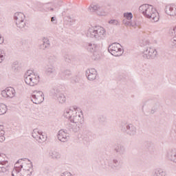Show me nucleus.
I'll use <instances>...</instances> for the list:
<instances>
[{
  "mask_svg": "<svg viewBox=\"0 0 176 176\" xmlns=\"http://www.w3.org/2000/svg\"><path fill=\"white\" fill-rule=\"evenodd\" d=\"M63 116L66 118V119H69L72 123H74V125H76V130H79V129H80V126H82L83 115L82 113L78 111L76 109H66L64 112Z\"/></svg>",
  "mask_w": 176,
  "mask_h": 176,
  "instance_id": "nucleus-1",
  "label": "nucleus"
},
{
  "mask_svg": "<svg viewBox=\"0 0 176 176\" xmlns=\"http://www.w3.org/2000/svg\"><path fill=\"white\" fill-rule=\"evenodd\" d=\"M139 12L146 17V19H151L152 21L157 23L159 21L160 16L159 12L156 10V8L149 4H143L139 7Z\"/></svg>",
  "mask_w": 176,
  "mask_h": 176,
  "instance_id": "nucleus-2",
  "label": "nucleus"
},
{
  "mask_svg": "<svg viewBox=\"0 0 176 176\" xmlns=\"http://www.w3.org/2000/svg\"><path fill=\"white\" fill-rule=\"evenodd\" d=\"M87 34L96 41H102L107 36V30L101 26H92L88 29Z\"/></svg>",
  "mask_w": 176,
  "mask_h": 176,
  "instance_id": "nucleus-3",
  "label": "nucleus"
},
{
  "mask_svg": "<svg viewBox=\"0 0 176 176\" xmlns=\"http://www.w3.org/2000/svg\"><path fill=\"white\" fill-rule=\"evenodd\" d=\"M24 78L26 85L32 87L36 86L41 80V77H39V75L35 74L31 70L28 71L25 74Z\"/></svg>",
  "mask_w": 176,
  "mask_h": 176,
  "instance_id": "nucleus-4",
  "label": "nucleus"
},
{
  "mask_svg": "<svg viewBox=\"0 0 176 176\" xmlns=\"http://www.w3.org/2000/svg\"><path fill=\"white\" fill-rule=\"evenodd\" d=\"M14 20L18 28L23 30L25 27V15L23 12H16Z\"/></svg>",
  "mask_w": 176,
  "mask_h": 176,
  "instance_id": "nucleus-5",
  "label": "nucleus"
},
{
  "mask_svg": "<svg viewBox=\"0 0 176 176\" xmlns=\"http://www.w3.org/2000/svg\"><path fill=\"white\" fill-rule=\"evenodd\" d=\"M108 51L112 56L115 57H119L123 54V49H122V45L119 43H114L109 46Z\"/></svg>",
  "mask_w": 176,
  "mask_h": 176,
  "instance_id": "nucleus-6",
  "label": "nucleus"
},
{
  "mask_svg": "<svg viewBox=\"0 0 176 176\" xmlns=\"http://www.w3.org/2000/svg\"><path fill=\"white\" fill-rule=\"evenodd\" d=\"M51 94L53 96L57 97V100L60 104H64L65 101H67V98H65V95L61 93V89L58 86H54L51 89Z\"/></svg>",
  "mask_w": 176,
  "mask_h": 176,
  "instance_id": "nucleus-7",
  "label": "nucleus"
},
{
  "mask_svg": "<svg viewBox=\"0 0 176 176\" xmlns=\"http://www.w3.org/2000/svg\"><path fill=\"white\" fill-rule=\"evenodd\" d=\"M45 100V95L42 91H34L31 96V101L34 104H42Z\"/></svg>",
  "mask_w": 176,
  "mask_h": 176,
  "instance_id": "nucleus-8",
  "label": "nucleus"
},
{
  "mask_svg": "<svg viewBox=\"0 0 176 176\" xmlns=\"http://www.w3.org/2000/svg\"><path fill=\"white\" fill-rule=\"evenodd\" d=\"M157 56V51L155 48L146 47L143 51V57L147 60H152L155 58Z\"/></svg>",
  "mask_w": 176,
  "mask_h": 176,
  "instance_id": "nucleus-9",
  "label": "nucleus"
},
{
  "mask_svg": "<svg viewBox=\"0 0 176 176\" xmlns=\"http://www.w3.org/2000/svg\"><path fill=\"white\" fill-rule=\"evenodd\" d=\"M121 130L128 135H130V137H134L137 134V127L132 124H127L125 127L122 126Z\"/></svg>",
  "mask_w": 176,
  "mask_h": 176,
  "instance_id": "nucleus-10",
  "label": "nucleus"
},
{
  "mask_svg": "<svg viewBox=\"0 0 176 176\" xmlns=\"http://www.w3.org/2000/svg\"><path fill=\"white\" fill-rule=\"evenodd\" d=\"M32 137L36 140L39 144H43L45 141H46V137L43 135V132L38 130V129H35L33 130L32 133Z\"/></svg>",
  "mask_w": 176,
  "mask_h": 176,
  "instance_id": "nucleus-11",
  "label": "nucleus"
},
{
  "mask_svg": "<svg viewBox=\"0 0 176 176\" xmlns=\"http://www.w3.org/2000/svg\"><path fill=\"white\" fill-rule=\"evenodd\" d=\"M1 96L4 98H13L16 96V91L13 87H7L6 89L1 91Z\"/></svg>",
  "mask_w": 176,
  "mask_h": 176,
  "instance_id": "nucleus-12",
  "label": "nucleus"
},
{
  "mask_svg": "<svg viewBox=\"0 0 176 176\" xmlns=\"http://www.w3.org/2000/svg\"><path fill=\"white\" fill-rule=\"evenodd\" d=\"M23 160H28V167L25 168V170L23 172V176H31V174L34 173V165H32V162L27 158L23 159Z\"/></svg>",
  "mask_w": 176,
  "mask_h": 176,
  "instance_id": "nucleus-13",
  "label": "nucleus"
},
{
  "mask_svg": "<svg viewBox=\"0 0 176 176\" xmlns=\"http://www.w3.org/2000/svg\"><path fill=\"white\" fill-rule=\"evenodd\" d=\"M166 157L176 164V148H170L166 152Z\"/></svg>",
  "mask_w": 176,
  "mask_h": 176,
  "instance_id": "nucleus-14",
  "label": "nucleus"
},
{
  "mask_svg": "<svg viewBox=\"0 0 176 176\" xmlns=\"http://www.w3.org/2000/svg\"><path fill=\"white\" fill-rule=\"evenodd\" d=\"M58 139L61 142H67L69 140V133H67V131L63 129L60 130L58 133Z\"/></svg>",
  "mask_w": 176,
  "mask_h": 176,
  "instance_id": "nucleus-15",
  "label": "nucleus"
},
{
  "mask_svg": "<svg viewBox=\"0 0 176 176\" xmlns=\"http://www.w3.org/2000/svg\"><path fill=\"white\" fill-rule=\"evenodd\" d=\"M86 76L88 80H96L97 78V71L96 69H88L86 71Z\"/></svg>",
  "mask_w": 176,
  "mask_h": 176,
  "instance_id": "nucleus-16",
  "label": "nucleus"
},
{
  "mask_svg": "<svg viewBox=\"0 0 176 176\" xmlns=\"http://www.w3.org/2000/svg\"><path fill=\"white\" fill-rule=\"evenodd\" d=\"M165 12L168 16H176V6L175 4H170L166 6Z\"/></svg>",
  "mask_w": 176,
  "mask_h": 176,
  "instance_id": "nucleus-17",
  "label": "nucleus"
},
{
  "mask_svg": "<svg viewBox=\"0 0 176 176\" xmlns=\"http://www.w3.org/2000/svg\"><path fill=\"white\" fill-rule=\"evenodd\" d=\"M114 151L116 153H118L120 156L126 155V146L122 144H117L115 146Z\"/></svg>",
  "mask_w": 176,
  "mask_h": 176,
  "instance_id": "nucleus-18",
  "label": "nucleus"
},
{
  "mask_svg": "<svg viewBox=\"0 0 176 176\" xmlns=\"http://www.w3.org/2000/svg\"><path fill=\"white\" fill-rule=\"evenodd\" d=\"M50 47V41L47 38H43L41 43L39 45V49L41 50H46Z\"/></svg>",
  "mask_w": 176,
  "mask_h": 176,
  "instance_id": "nucleus-19",
  "label": "nucleus"
},
{
  "mask_svg": "<svg viewBox=\"0 0 176 176\" xmlns=\"http://www.w3.org/2000/svg\"><path fill=\"white\" fill-rule=\"evenodd\" d=\"M151 176H167V172L160 168H155Z\"/></svg>",
  "mask_w": 176,
  "mask_h": 176,
  "instance_id": "nucleus-20",
  "label": "nucleus"
},
{
  "mask_svg": "<svg viewBox=\"0 0 176 176\" xmlns=\"http://www.w3.org/2000/svg\"><path fill=\"white\" fill-rule=\"evenodd\" d=\"M45 74L47 76H52L56 74V67L53 65L47 66L45 67Z\"/></svg>",
  "mask_w": 176,
  "mask_h": 176,
  "instance_id": "nucleus-21",
  "label": "nucleus"
},
{
  "mask_svg": "<svg viewBox=\"0 0 176 176\" xmlns=\"http://www.w3.org/2000/svg\"><path fill=\"white\" fill-rule=\"evenodd\" d=\"M101 5L97 3H92L88 8V11L90 13H97L98 10L100 9Z\"/></svg>",
  "mask_w": 176,
  "mask_h": 176,
  "instance_id": "nucleus-22",
  "label": "nucleus"
},
{
  "mask_svg": "<svg viewBox=\"0 0 176 176\" xmlns=\"http://www.w3.org/2000/svg\"><path fill=\"white\" fill-rule=\"evenodd\" d=\"M120 166V161L118 158H114L112 160L111 163L109 164V166L113 170H116Z\"/></svg>",
  "mask_w": 176,
  "mask_h": 176,
  "instance_id": "nucleus-23",
  "label": "nucleus"
},
{
  "mask_svg": "<svg viewBox=\"0 0 176 176\" xmlns=\"http://www.w3.org/2000/svg\"><path fill=\"white\" fill-rule=\"evenodd\" d=\"M49 155L50 157L54 160H58V159H61V154L56 151H50Z\"/></svg>",
  "mask_w": 176,
  "mask_h": 176,
  "instance_id": "nucleus-24",
  "label": "nucleus"
},
{
  "mask_svg": "<svg viewBox=\"0 0 176 176\" xmlns=\"http://www.w3.org/2000/svg\"><path fill=\"white\" fill-rule=\"evenodd\" d=\"M98 49V45L96 43H88L87 50L91 53H94Z\"/></svg>",
  "mask_w": 176,
  "mask_h": 176,
  "instance_id": "nucleus-25",
  "label": "nucleus"
},
{
  "mask_svg": "<svg viewBox=\"0 0 176 176\" xmlns=\"http://www.w3.org/2000/svg\"><path fill=\"white\" fill-rule=\"evenodd\" d=\"M97 16H108V12H106V10L102 8V6L99 7V9H98V11L96 13Z\"/></svg>",
  "mask_w": 176,
  "mask_h": 176,
  "instance_id": "nucleus-26",
  "label": "nucleus"
},
{
  "mask_svg": "<svg viewBox=\"0 0 176 176\" xmlns=\"http://www.w3.org/2000/svg\"><path fill=\"white\" fill-rule=\"evenodd\" d=\"M6 155L5 154H0V164H3L5 167H8V161L5 160Z\"/></svg>",
  "mask_w": 176,
  "mask_h": 176,
  "instance_id": "nucleus-27",
  "label": "nucleus"
},
{
  "mask_svg": "<svg viewBox=\"0 0 176 176\" xmlns=\"http://www.w3.org/2000/svg\"><path fill=\"white\" fill-rule=\"evenodd\" d=\"M170 32L172 36H175L174 38L172 40V43H173V45H176V26L171 29L170 30Z\"/></svg>",
  "mask_w": 176,
  "mask_h": 176,
  "instance_id": "nucleus-28",
  "label": "nucleus"
},
{
  "mask_svg": "<svg viewBox=\"0 0 176 176\" xmlns=\"http://www.w3.org/2000/svg\"><path fill=\"white\" fill-rule=\"evenodd\" d=\"M72 74L71 70H65L62 74V79H67Z\"/></svg>",
  "mask_w": 176,
  "mask_h": 176,
  "instance_id": "nucleus-29",
  "label": "nucleus"
},
{
  "mask_svg": "<svg viewBox=\"0 0 176 176\" xmlns=\"http://www.w3.org/2000/svg\"><path fill=\"white\" fill-rule=\"evenodd\" d=\"M8 111V107L5 104H0V115H5Z\"/></svg>",
  "mask_w": 176,
  "mask_h": 176,
  "instance_id": "nucleus-30",
  "label": "nucleus"
},
{
  "mask_svg": "<svg viewBox=\"0 0 176 176\" xmlns=\"http://www.w3.org/2000/svg\"><path fill=\"white\" fill-rule=\"evenodd\" d=\"M20 168H16V169H13L11 173L12 176H23V175H21V173H20Z\"/></svg>",
  "mask_w": 176,
  "mask_h": 176,
  "instance_id": "nucleus-31",
  "label": "nucleus"
},
{
  "mask_svg": "<svg viewBox=\"0 0 176 176\" xmlns=\"http://www.w3.org/2000/svg\"><path fill=\"white\" fill-rule=\"evenodd\" d=\"M122 23L124 25H126V27H135V24H133V22L129 21L126 19H124Z\"/></svg>",
  "mask_w": 176,
  "mask_h": 176,
  "instance_id": "nucleus-32",
  "label": "nucleus"
},
{
  "mask_svg": "<svg viewBox=\"0 0 176 176\" xmlns=\"http://www.w3.org/2000/svg\"><path fill=\"white\" fill-rule=\"evenodd\" d=\"M8 171H9V168H8V166H3V164H0V173H8Z\"/></svg>",
  "mask_w": 176,
  "mask_h": 176,
  "instance_id": "nucleus-33",
  "label": "nucleus"
},
{
  "mask_svg": "<svg viewBox=\"0 0 176 176\" xmlns=\"http://www.w3.org/2000/svg\"><path fill=\"white\" fill-rule=\"evenodd\" d=\"M109 24L111 25H120V22L116 19H111L109 21Z\"/></svg>",
  "mask_w": 176,
  "mask_h": 176,
  "instance_id": "nucleus-34",
  "label": "nucleus"
},
{
  "mask_svg": "<svg viewBox=\"0 0 176 176\" xmlns=\"http://www.w3.org/2000/svg\"><path fill=\"white\" fill-rule=\"evenodd\" d=\"M23 159L19 160L16 162V163L14 164V170H16V168H19V171H21V168H23V166L21 164L19 166V164L22 162Z\"/></svg>",
  "mask_w": 176,
  "mask_h": 176,
  "instance_id": "nucleus-35",
  "label": "nucleus"
},
{
  "mask_svg": "<svg viewBox=\"0 0 176 176\" xmlns=\"http://www.w3.org/2000/svg\"><path fill=\"white\" fill-rule=\"evenodd\" d=\"M6 56V54H5V52L0 50V63L5 60Z\"/></svg>",
  "mask_w": 176,
  "mask_h": 176,
  "instance_id": "nucleus-36",
  "label": "nucleus"
},
{
  "mask_svg": "<svg viewBox=\"0 0 176 176\" xmlns=\"http://www.w3.org/2000/svg\"><path fill=\"white\" fill-rule=\"evenodd\" d=\"M124 17H126L127 20H131L133 19V14L131 12L124 13Z\"/></svg>",
  "mask_w": 176,
  "mask_h": 176,
  "instance_id": "nucleus-37",
  "label": "nucleus"
},
{
  "mask_svg": "<svg viewBox=\"0 0 176 176\" xmlns=\"http://www.w3.org/2000/svg\"><path fill=\"white\" fill-rule=\"evenodd\" d=\"M5 140V131H2V132L0 133V142H3Z\"/></svg>",
  "mask_w": 176,
  "mask_h": 176,
  "instance_id": "nucleus-38",
  "label": "nucleus"
},
{
  "mask_svg": "<svg viewBox=\"0 0 176 176\" xmlns=\"http://www.w3.org/2000/svg\"><path fill=\"white\" fill-rule=\"evenodd\" d=\"M99 121L100 123H105L107 122V117L105 116H100L99 117Z\"/></svg>",
  "mask_w": 176,
  "mask_h": 176,
  "instance_id": "nucleus-39",
  "label": "nucleus"
},
{
  "mask_svg": "<svg viewBox=\"0 0 176 176\" xmlns=\"http://www.w3.org/2000/svg\"><path fill=\"white\" fill-rule=\"evenodd\" d=\"M50 63H56L57 61V58L56 56H50L49 58Z\"/></svg>",
  "mask_w": 176,
  "mask_h": 176,
  "instance_id": "nucleus-40",
  "label": "nucleus"
},
{
  "mask_svg": "<svg viewBox=\"0 0 176 176\" xmlns=\"http://www.w3.org/2000/svg\"><path fill=\"white\" fill-rule=\"evenodd\" d=\"M12 71L14 72H19V65H12Z\"/></svg>",
  "mask_w": 176,
  "mask_h": 176,
  "instance_id": "nucleus-41",
  "label": "nucleus"
},
{
  "mask_svg": "<svg viewBox=\"0 0 176 176\" xmlns=\"http://www.w3.org/2000/svg\"><path fill=\"white\" fill-rule=\"evenodd\" d=\"M60 176H72V174L69 172H65L60 175Z\"/></svg>",
  "mask_w": 176,
  "mask_h": 176,
  "instance_id": "nucleus-42",
  "label": "nucleus"
},
{
  "mask_svg": "<svg viewBox=\"0 0 176 176\" xmlns=\"http://www.w3.org/2000/svg\"><path fill=\"white\" fill-rule=\"evenodd\" d=\"M67 19H68V21L69 23H75V21H76V20L72 19V18H71V16H68Z\"/></svg>",
  "mask_w": 176,
  "mask_h": 176,
  "instance_id": "nucleus-43",
  "label": "nucleus"
},
{
  "mask_svg": "<svg viewBox=\"0 0 176 176\" xmlns=\"http://www.w3.org/2000/svg\"><path fill=\"white\" fill-rule=\"evenodd\" d=\"M3 41V37L2 36V35L0 34V45H2Z\"/></svg>",
  "mask_w": 176,
  "mask_h": 176,
  "instance_id": "nucleus-44",
  "label": "nucleus"
},
{
  "mask_svg": "<svg viewBox=\"0 0 176 176\" xmlns=\"http://www.w3.org/2000/svg\"><path fill=\"white\" fill-rule=\"evenodd\" d=\"M155 112H156V108L153 107L151 110V113L153 114Z\"/></svg>",
  "mask_w": 176,
  "mask_h": 176,
  "instance_id": "nucleus-45",
  "label": "nucleus"
},
{
  "mask_svg": "<svg viewBox=\"0 0 176 176\" xmlns=\"http://www.w3.org/2000/svg\"><path fill=\"white\" fill-rule=\"evenodd\" d=\"M51 21L52 23H54V24H56V18H54V16H52L51 18Z\"/></svg>",
  "mask_w": 176,
  "mask_h": 176,
  "instance_id": "nucleus-46",
  "label": "nucleus"
},
{
  "mask_svg": "<svg viewBox=\"0 0 176 176\" xmlns=\"http://www.w3.org/2000/svg\"><path fill=\"white\" fill-rule=\"evenodd\" d=\"M3 129H4L3 125H0V133H2V131H3Z\"/></svg>",
  "mask_w": 176,
  "mask_h": 176,
  "instance_id": "nucleus-47",
  "label": "nucleus"
},
{
  "mask_svg": "<svg viewBox=\"0 0 176 176\" xmlns=\"http://www.w3.org/2000/svg\"><path fill=\"white\" fill-rule=\"evenodd\" d=\"M173 131L176 134V124H175V127L173 129Z\"/></svg>",
  "mask_w": 176,
  "mask_h": 176,
  "instance_id": "nucleus-48",
  "label": "nucleus"
},
{
  "mask_svg": "<svg viewBox=\"0 0 176 176\" xmlns=\"http://www.w3.org/2000/svg\"><path fill=\"white\" fill-rule=\"evenodd\" d=\"M132 24H135V25H137V23H135V22H132Z\"/></svg>",
  "mask_w": 176,
  "mask_h": 176,
  "instance_id": "nucleus-49",
  "label": "nucleus"
},
{
  "mask_svg": "<svg viewBox=\"0 0 176 176\" xmlns=\"http://www.w3.org/2000/svg\"><path fill=\"white\" fill-rule=\"evenodd\" d=\"M50 10H51L52 12H53V11L54 10V8H50Z\"/></svg>",
  "mask_w": 176,
  "mask_h": 176,
  "instance_id": "nucleus-50",
  "label": "nucleus"
},
{
  "mask_svg": "<svg viewBox=\"0 0 176 176\" xmlns=\"http://www.w3.org/2000/svg\"><path fill=\"white\" fill-rule=\"evenodd\" d=\"M65 61H67V63H69V60H68V59H65Z\"/></svg>",
  "mask_w": 176,
  "mask_h": 176,
  "instance_id": "nucleus-51",
  "label": "nucleus"
},
{
  "mask_svg": "<svg viewBox=\"0 0 176 176\" xmlns=\"http://www.w3.org/2000/svg\"><path fill=\"white\" fill-rule=\"evenodd\" d=\"M0 24H1V20H0Z\"/></svg>",
  "mask_w": 176,
  "mask_h": 176,
  "instance_id": "nucleus-52",
  "label": "nucleus"
}]
</instances>
